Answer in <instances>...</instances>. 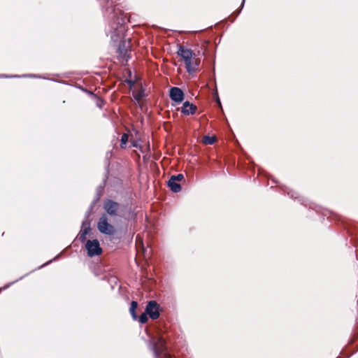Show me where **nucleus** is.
<instances>
[{
  "mask_svg": "<svg viewBox=\"0 0 358 358\" xmlns=\"http://www.w3.org/2000/svg\"><path fill=\"white\" fill-rule=\"evenodd\" d=\"M113 12H114V16H115V15H116L117 14V12H116V10H115V9H114V10H113Z\"/></svg>",
  "mask_w": 358,
  "mask_h": 358,
  "instance_id": "aec40b11",
  "label": "nucleus"
},
{
  "mask_svg": "<svg viewBox=\"0 0 358 358\" xmlns=\"http://www.w3.org/2000/svg\"><path fill=\"white\" fill-rule=\"evenodd\" d=\"M144 96L143 90H139L138 92H133V96L136 101H140Z\"/></svg>",
  "mask_w": 358,
  "mask_h": 358,
  "instance_id": "2eb2a0df",
  "label": "nucleus"
},
{
  "mask_svg": "<svg viewBox=\"0 0 358 358\" xmlns=\"http://www.w3.org/2000/svg\"><path fill=\"white\" fill-rule=\"evenodd\" d=\"M196 110V106L189 101H185L181 108V112L185 115H192Z\"/></svg>",
  "mask_w": 358,
  "mask_h": 358,
  "instance_id": "9b49d317",
  "label": "nucleus"
},
{
  "mask_svg": "<svg viewBox=\"0 0 358 358\" xmlns=\"http://www.w3.org/2000/svg\"><path fill=\"white\" fill-rule=\"evenodd\" d=\"M145 312L152 320H157L160 315L159 304L155 301H150L146 306Z\"/></svg>",
  "mask_w": 358,
  "mask_h": 358,
  "instance_id": "423d86ee",
  "label": "nucleus"
},
{
  "mask_svg": "<svg viewBox=\"0 0 358 358\" xmlns=\"http://www.w3.org/2000/svg\"><path fill=\"white\" fill-rule=\"evenodd\" d=\"M153 351L155 358H171L166 352L165 341L163 338H159L153 345Z\"/></svg>",
  "mask_w": 358,
  "mask_h": 358,
  "instance_id": "20e7f679",
  "label": "nucleus"
},
{
  "mask_svg": "<svg viewBox=\"0 0 358 358\" xmlns=\"http://www.w3.org/2000/svg\"><path fill=\"white\" fill-rule=\"evenodd\" d=\"M168 186L171 190L175 193L179 192L181 190V186L178 182L173 180L171 178L168 182Z\"/></svg>",
  "mask_w": 358,
  "mask_h": 358,
  "instance_id": "f8f14e48",
  "label": "nucleus"
},
{
  "mask_svg": "<svg viewBox=\"0 0 358 358\" xmlns=\"http://www.w3.org/2000/svg\"><path fill=\"white\" fill-rule=\"evenodd\" d=\"M138 238H139V236H136V241H138Z\"/></svg>",
  "mask_w": 358,
  "mask_h": 358,
  "instance_id": "4be33fe9",
  "label": "nucleus"
},
{
  "mask_svg": "<svg viewBox=\"0 0 358 358\" xmlns=\"http://www.w3.org/2000/svg\"><path fill=\"white\" fill-rule=\"evenodd\" d=\"M215 141V136H205L203 138V143L206 145H212Z\"/></svg>",
  "mask_w": 358,
  "mask_h": 358,
  "instance_id": "4468645a",
  "label": "nucleus"
},
{
  "mask_svg": "<svg viewBox=\"0 0 358 358\" xmlns=\"http://www.w3.org/2000/svg\"><path fill=\"white\" fill-rule=\"evenodd\" d=\"M112 1V3L113 2V0H110Z\"/></svg>",
  "mask_w": 358,
  "mask_h": 358,
  "instance_id": "5701e85b",
  "label": "nucleus"
},
{
  "mask_svg": "<svg viewBox=\"0 0 358 358\" xmlns=\"http://www.w3.org/2000/svg\"><path fill=\"white\" fill-rule=\"evenodd\" d=\"M128 138H129V136L127 134H124L122 137H121V143H120V147L122 148H125L126 146V144L128 141Z\"/></svg>",
  "mask_w": 358,
  "mask_h": 358,
  "instance_id": "f3484780",
  "label": "nucleus"
},
{
  "mask_svg": "<svg viewBox=\"0 0 358 358\" xmlns=\"http://www.w3.org/2000/svg\"><path fill=\"white\" fill-rule=\"evenodd\" d=\"M217 102L219 104H220V101L219 99H217Z\"/></svg>",
  "mask_w": 358,
  "mask_h": 358,
  "instance_id": "412c9836",
  "label": "nucleus"
},
{
  "mask_svg": "<svg viewBox=\"0 0 358 358\" xmlns=\"http://www.w3.org/2000/svg\"><path fill=\"white\" fill-rule=\"evenodd\" d=\"M90 222H89L87 217L82 222V230L78 234V238L81 242H85L86 241L87 235L90 232Z\"/></svg>",
  "mask_w": 358,
  "mask_h": 358,
  "instance_id": "6e6552de",
  "label": "nucleus"
},
{
  "mask_svg": "<svg viewBox=\"0 0 358 358\" xmlns=\"http://www.w3.org/2000/svg\"><path fill=\"white\" fill-rule=\"evenodd\" d=\"M132 145H133L134 147H137V144H136V143H135L134 142H133V143H132Z\"/></svg>",
  "mask_w": 358,
  "mask_h": 358,
  "instance_id": "6ab92c4d",
  "label": "nucleus"
},
{
  "mask_svg": "<svg viewBox=\"0 0 358 358\" xmlns=\"http://www.w3.org/2000/svg\"><path fill=\"white\" fill-rule=\"evenodd\" d=\"M117 52L119 53V56L124 60L127 61L129 59L128 55V45L127 43L125 41H121L119 45Z\"/></svg>",
  "mask_w": 358,
  "mask_h": 358,
  "instance_id": "9d476101",
  "label": "nucleus"
},
{
  "mask_svg": "<svg viewBox=\"0 0 358 358\" xmlns=\"http://www.w3.org/2000/svg\"><path fill=\"white\" fill-rule=\"evenodd\" d=\"M171 178L175 181L178 182L182 180L184 178V176L182 173H178L177 175L172 176Z\"/></svg>",
  "mask_w": 358,
  "mask_h": 358,
  "instance_id": "a211bd4d",
  "label": "nucleus"
},
{
  "mask_svg": "<svg viewBox=\"0 0 358 358\" xmlns=\"http://www.w3.org/2000/svg\"><path fill=\"white\" fill-rule=\"evenodd\" d=\"M103 208L108 215L111 216H116L117 215L120 205L115 201L108 199L103 203Z\"/></svg>",
  "mask_w": 358,
  "mask_h": 358,
  "instance_id": "0eeeda50",
  "label": "nucleus"
},
{
  "mask_svg": "<svg viewBox=\"0 0 358 358\" xmlns=\"http://www.w3.org/2000/svg\"><path fill=\"white\" fill-rule=\"evenodd\" d=\"M85 249L87 251V255L90 257L99 256L102 253V249L96 239L87 241Z\"/></svg>",
  "mask_w": 358,
  "mask_h": 358,
  "instance_id": "39448f33",
  "label": "nucleus"
},
{
  "mask_svg": "<svg viewBox=\"0 0 358 358\" xmlns=\"http://www.w3.org/2000/svg\"><path fill=\"white\" fill-rule=\"evenodd\" d=\"M170 97L173 101L180 103L184 99V93L179 87H173L170 90Z\"/></svg>",
  "mask_w": 358,
  "mask_h": 358,
  "instance_id": "1a4fd4ad",
  "label": "nucleus"
},
{
  "mask_svg": "<svg viewBox=\"0 0 358 358\" xmlns=\"http://www.w3.org/2000/svg\"><path fill=\"white\" fill-rule=\"evenodd\" d=\"M177 53L184 60L187 71L190 73H193L199 65L196 55L193 51L180 45Z\"/></svg>",
  "mask_w": 358,
  "mask_h": 358,
  "instance_id": "f257e3e1",
  "label": "nucleus"
},
{
  "mask_svg": "<svg viewBox=\"0 0 358 358\" xmlns=\"http://www.w3.org/2000/svg\"><path fill=\"white\" fill-rule=\"evenodd\" d=\"M97 229L100 233L105 235H113L115 232V227L109 223L106 214H103L97 222Z\"/></svg>",
  "mask_w": 358,
  "mask_h": 358,
  "instance_id": "7ed1b4c3",
  "label": "nucleus"
},
{
  "mask_svg": "<svg viewBox=\"0 0 358 358\" xmlns=\"http://www.w3.org/2000/svg\"><path fill=\"white\" fill-rule=\"evenodd\" d=\"M125 22V17L121 16L117 17L115 20L110 23L109 34L111 40L114 42L121 41L124 38L126 31Z\"/></svg>",
  "mask_w": 358,
  "mask_h": 358,
  "instance_id": "f03ea898",
  "label": "nucleus"
},
{
  "mask_svg": "<svg viewBox=\"0 0 358 358\" xmlns=\"http://www.w3.org/2000/svg\"><path fill=\"white\" fill-rule=\"evenodd\" d=\"M138 307V303L136 301H133L131 303V306H130V308H129V312H130V314L131 315V317L134 320H136L137 318H138V316L136 313V310Z\"/></svg>",
  "mask_w": 358,
  "mask_h": 358,
  "instance_id": "ddd939ff",
  "label": "nucleus"
},
{
  "mask_svg": "<svg viewBox=\"0 0 358 358\" xmlns=\"http://www.w3.org/2000/svg\"><path fill=\"white\" fill-rule=\"evenodd\" d=\"M148 313L145 311V313H142L139 317H138V322L141 324H145L148 322Z\"/></svg>",
  "mask_w": 358,
  "mask_h": 358,
  "instance_id": "dca6fc26",
  "label": "nucleus"
}]
</instances>
